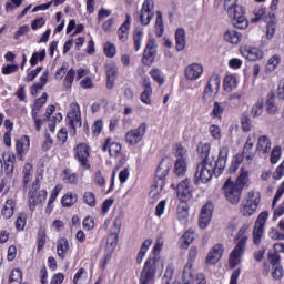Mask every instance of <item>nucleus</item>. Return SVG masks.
<instances>
[{
	"mask_svg": "<svg viewBox=\"0 0 284 284\" xmlns=\"http://www.w3.org/2000/svg\"><path fill=\"white\" fill-rule=\"evenodd\" d=\"M189 216H190V206L185 202H182L178 206V221H180L182 225H185L187 223Z\"/></svg>",
	"mask_w": 284,
	"mask_h": 284,
	"instance_id": "32",
	"label": "nucleus"
},
{
	"mask_svg": "<svg viewBox=\"0 0 284 284\" xmlns=\"http://www.w3.org/2000/svg\"><path fill=\"white\" fill-rule=\"evenodd\" d=\"M174 172L176 176H185V172H187V161L176 160Z\"/></svg>",
	"mask_w": 284,
	"mask_h": 284,
	"instance_id": "41",
	"label": "nucleus"
},
{
	"mask_svg": "<svg viewBox=\"0 0 284 284\" xmlns=\"http://www.w3.org/2000/svg\"><path fill=\"white\" fill-rule=\"evenodd\" d=\"M224 40L227 43H232V45H239L241 41H243V34L234 29L227 30L224 33Z\"/></svg>",
	"mask_w": 284,
	"mask_h": 284,
	"instance_id": "29",
	"label": "nucleus"
},
{
	"mask_svg": "<svg viewBox=\"0 0 284 284\" xmlns=\"http://www.w3.org/2000/svg\"><path fill=\"white\" fill-rule=\"evenodd\" d=\"M237 243L230 255V265L232 268L241 264V256L245 252V244L247 243V235H245V229H240L236 236Z\"/></svg>",
	"mask_w": 284,
	"mask_h": 284,
	"instance_id": "7",
	"label": "nucleus"
},
{
	"mask_svg": "<svg viewBox=\"0 0 284 284\" xmlns=\"http://www.w3.org/2000/svg\"><path fill=\"white\" fill-rule=\"evenodd\" d=\"M172 169V160L165 158L160 162L156 171L153 184L151 186L150 196L151 199H156L163 191V185H165V178L168 176L170 170Z\"/></svg>",
	"mask_w": 284,
	"mask_h": 284,
	"instance_id": "3",
	"label": "nucleus"
},
{
	"mask_svg": "<svg viewBox=\"0 0 284 284\" xmlns=\"http://www.w3.org/2000/svg\"><path fill=\"white\" fill-rule=\"evenodd\" d=\"M250 196H254L255 200L254 203L250 202V200L242 201L241 213L243 214V216H252V214H254L258 209V194Z\"/></svg>",
	"mask_w": 284,
	"mask_h": 284,
	"instance_id": "21",
	"label": "nucleus"
},
{
	"mask_svg": "<svg viewBox=\"0 0 284 284\" xmlns=\"http://www.w3.org/2000/svg\"><path fill=\"white\" fill-rule=\"evenodd\" d=\"M75 156L79 163L83 168H88V158L90 156V150L88 149L87 144H79L75 149Z\"/></svg>",
	"mask_w": 284,
	"mask_h": 284,
	"instance_id": "22",
	"label": "nucleus"
},
{
	"mask_svg": "<svg viewBox=\"0 0 284 284\" xmlns=\"http://www.w3.org/2000/svg\"><path fill=\"white\" fill-rule=\"evenodd\" d=\"M67 123L69 125L70 134L77 136V131L81 130L83 125V120H81V109H71L67 114Z\"/></svg>",
	"mask_w": 284,
	"mask_h": 284,
	"instance_id": "10",
	"label": "nucleus"
},
{
	"mask_svg": "<svg viewBox=\"0 0 284 284\" xmlns=\"http://www.w3.org/2000/svg\"><path fill=\"white\" fill-rule=\"evenodd\" d=\"M104 54L108 59H112L116 55V47L112 42L104 43Z\"/></svg>",
	"mask_w": 284,
	"mask_h": 284,
	"instance_id": "50",
	"label": "nucleus"
},
{
	"mask_svg": "<svg viewBox=\"0 0 284 284\" xmlns=\"http://www.w3.org/2000/svg\"><path fill=\"white\" fill-rule=\"evenodd\" d=\"M133 41H134V50L135 52H139V50H141V43L143 41V30L136 29L133 32Z\"/></svg>",
	"mask_w": 284,
	"mask_h": 284,
	"instance_id": "46",
	"label": "nucleus"
},
{
	"mask_svg": "<svg viewBox=\"0 0 284 284\" xmlns=\"http://www.w3.org/2000/svg\"><path fill=\"white\" fill-rule=\"evenodd\" d=\"M53 110L49 109L44 113L41 111L40 108H33L32 110V118L36 124L37 132L41 131V125H43V121H47V119H50V114H52Z\"/></svg>",
	"mask_w": 284,
	"mask_h": 284,
	"instance_id": "17",
	"label": "nucleus"
},
{
	"mask_svg": "<svg viewBox=\"0 0 284 284\" xmlns=\"http://www.w3.org/2000/svg\"><path fill=\"white\" fill-rule=\"evenodd\" d=\"M281 63V55L274 54L272 55L266 63V72H274L276 68H278V64Z\"/></svg>",
	"mask_w": 284,
	"mask_h": 284,
	"instance_id": "39",
	"label": "nucleus"
},
{
	"mask_svg": "<svg viewBox=\"0 0 284 284\" xmlns=\"http://www.w3.org/2000/svg\"><path fill=\"white\" fill-rule=\"evenodd\" d=\"M242 130L243 132H251L252 131V119H250V112H244L242 119Z\"/></svg>",
	"mask_w": 284,
	"mask_h": 284,
	"instance_id": "47",
	"label": "nucleus"
},
{
	"mask_svg": "<svg viewBox=\"0 0 284 284\" xmlns=\"http://www.w3.org/2000/svg\"><path fill=\"white\" fill-rule=\"evenodd\" d=\"M19 72V64H7L2 68V74H14Z\"/></svg>",
	"mask_w": 284,
	"mask_h": 284,
	"instance_id": "58",
	"label": "nucleus"
},
{
	"mask_svg": "<svg viewBox=\"0 0 284 284\" xmlns=\"http://www.w3.org/2000/svg\"><path fill=\"white\" fill-rule=\"evenodd\" d=\"M74 203H77V194L67 193L62 197V205L64 207H72V205H74Z\"/></svg>",
	"mask_w": 284,
	"mask_h": 284,
	"instance_id": "49",
	"label": "nucleus"
},
{
	"mask_svg": "<svg viewBox=\"0 0 284 284\" xmlns=\"http://www.w3.org/2000/svg\"><path fill=\"white\" fill-rule=\"evenodd\" d=\"M243 54L248 61H258V59H263V51L256 47H245Z\"/></svg>",
	"mask_w": 284,
	"mask_h": 284,
	"instance_id": "28",
	"label": "nucleus"
},
{
	"mask_svg": "<svg viewBox=\"0 0 284 284\" xmlns=\"http://www.w3.org/2000/svg\"><path fill=\"white\" fill-rule=\"evenodd\" d=\"M174 274V267L168 266L164 275H163V283L170 284V281H172V275ZM183 284H207V281L205 280V275L203 273H192V268H185L182 275ZM180 284V283H175Z\"/></svg>",
	"mask_w": 284,
	"mask_h": 284,
	"instance_id": "4",
	"label": "nucleus"
},
{
	"mask_svg": "<svg viewBox=\"0 0 284 284\" xmlns=\"http://www.w3.org/2000/svg\"><path fill=\"white\" fill-rule=\"evenodd\" d=\"M221 256H223V245L216 244L206 256V264L215 265V263H219V261H221Z\"/></svg>",
	"mask_w": 284,
	"mask_h": 284,
	"instance_id": "24",
	"label": "nucleus"
},
{
	"mask_svg": "<svg viewBox=\"0 0 284 284\" xmlns=\"http://www.w3.org/2000/svg\"><path fill=\"white\" fill-rule=\"evenodd\" d=\"M47 196H48V191L39 190V179H37L29 191L30 210L34 211V207H37V205H41V203L45 201Z\"/></svg>",
	"mask_w": 284,
	"mask_h": 284,
	"instance_id": "9",
	"label": "nucleus"
},
{
	"mask_svg": "<svg viewBox=\"0 0 284 284\" xmlns=\"http://www.w3.org/2000/svg\"><path fill=\"white\" fill-rule=\"evenodd\" d=\"M105 74H106V88L111 90L114 88V80L116 79V65L109 63L104 67Z\"/></svg>",
	"mask_w": 284,
	"mask_h": 284,
	"instance_id": "27",
	"label": "nucleus"
},
{
	"mask_svg": "<svg viewBox=\"0 0 284 284\" xmlns=\"http://www.w3.org/2000/svg\"><path fill=\"white\" fill-rule=\"evenodd\" d=\"M74 77H77V71H74V69L68 70V67H65V64H62L54 74V79H57V81L63 79L62 83L65 90L72 89V83H74Z\"/></svg>",
	"mask_w": 284,
	"mask_h": 284,
	"instance_id": "11",
	"label": "nucleus"
},
{
	"mask_svg": "<svg viewBox=\"0 0 284 284\" xmlns=\"http://www.w3.org/2000/svg\"><path fill=\"white\" fill-rule=\"evenodd\" d=\"M278 159H281V146H274L271 152V163H278Z\"/></svg>",
	"mask_w": 284,
	"mask_h": 284,
	"instance_id": "57",
	"label": "nucleus"
},
{
	"mask_svg": "<svg viewBox=\"0 0 284 284\" xmlns=\"http://www.w3.org/2000/svg\"><path fill=\"white\" fill-rule=\"evenodd\" d=\"M171 187L176 190V194L181 201H185V199H190L192 196V186H190L189 179L181 181L179 184H171Z\"/></svg>",
	"mask_w": 284,
	"mask_h": 284,
	"instance_id": "16",
	"label": "nucleus"
},
{
	"mask_svg": "<svg viewBox=\"0 0 284 284\" xmlns=\"http://www.w3.org/2000/svg\"><path fill=\"white\" fill-rule=\"evenodd\" d=\"M92 130H93V135L99 136L101 134V131L103 130V121L101 120L95 121L94 124L92 125Z\"/></svg>",
	"mask_w": 284,
	"mask_h": 284,
	"instance_id": "63",
	"label": "nucleus"
},
{
	"mask_svg": "<svg viewBox=\"0 0 284 284\" xmlns=\"http://www.w3.org/2000/svg\"><path fill=\"white\" fill-rule=\"evenodd\" d=\"M267 12V9L265 7H256L254 10H253V14L254 17L251 18V22L252 23H258V21H261V19H263L265 17Z\"/></svg>",
	"mask_w": 284,
	"mask_h": 284,
	"instance_id": "43",
	"label": "nucleus"
},
{
	"mask_svg": "<svg viewBox=\"0 0 284 284\" xmlns=\"http://www.w3.org/2000/svg\"><path fill=\"white\" fill-rule=\"evenodd\" d=\"M202 74H203V65L199 63L189 64L184 69L185 79H187L189 81H197V79H201Z\"/></svg>",
	"mask_w": 284,
	"mask_h": 284,
	"instance_id": "19",
	"label": "nucleus"
},
{
	"mask_svg": "<svg viewBox=\"0 0 284 284\" xmlns=\"http://www.w3.org/2000/svg\"><path fill=\"white\" fill-rule=\"evenodd\" d=\"M143 85L144 91L142 92L140 99L142 103H145V105H150V103H152V99L150 98L152 97V83H150V81L148 80H144Z\"/></svg>",
	"mask_w": 284,
	"mask_h": 284,
	"instance_id": "33",
	"label": "nucleus"
},
{
	"mask_svg": "<svg viewBox=\"0 0 284 284\" xmlns=\"http://www.w3.org/2000/svg\"><path fill=\"white\" fill-rule=\"evenodd\" d=\"M23 273L19 268H13L9 275V284H21Z\"/></svg>",
	"mask_w": 284,
	"mask_h": 284,
	"instance_id": "42",
	"label": "nucleus"
},
{
	"mask_svg": "<svg viewBox=\"0 0 284 284\" xmlns=\"http://www.w3.org/2000/svg\"><path fill=\"white\" fill-rule=\"evenodd\" d=\"M227 154H230V149L222 146L219 151L217 159L206 158L202 160L196 166L195 183H210L212 176H221L227 165Z\"/></svg>",
	"mask_w": 284,
	"mask_h": 284,
	"instance_id": "1",
	"label": "nucleus"
},
{
	"mask_svg": "<svg viewBox=\"0 0 284 284\" xmlns=\"http://www.w3.org/2000/svg\"><path fill=\"white\" fill-rule=\"evenodd\" d=\"M267 216H270L267 211L262 212L255 222L253 230V243L255 245H261V239H263V232L265 230V223H267Z\"/></svg>",
	"mask_w": 284,
	"mask_h": 284,
	"instance_id": "12",
	"label": "nucleus"
},
{
	"mask_svg": "<svg viewBox=\"0 0 284 284\" xmlns=\"http://www.w3.org/2000/svg\"><path fill=\"white\" fill-rule=\"evenodd\" d=\"M139 17L141 26H150V22L154 19V0H144Z\"/></svg>",
	"mask_w": 284,
	"mask_h": 284,
	"instance_id": "13",
	"label": "nucleus"
},
{
	"mask_svg": "<svg viewBox=\"0 0 284 284\" xmlns=\"http://www.w3.org/2000/svg\"><path fill=\"white\" fill-rule=\"evenodd\" d=\"M224 8L237 30H245L250 26V20L245 17V8L243 6L233 4L224 6Z\"/></svg>",
	"mask_w": 284,
	"mask_h": 284,
	"instance_id": "5",
	"label": "nucleus"
},
{
	"mask_svg": "<svg viewBox=\"0 0 284 284\" xmlns=\"http://www.w3.org/2000/svg\"><path fill=\"white\" fill-rule=\"evenodd\" d=\"M221 89V77L219 74H213L204 88V93L202 97V101L204 102V105H212L214 101V94L219 93V90Z\"/></svg>",
	"mask_w": 284,
	"mask_h": 284,
	"instance_id": "8",
	"label": "nucleus"
},
{
	"mask_svg": "<svg viewBox=\"0 0 284 284\" xmlns=\"http://www.w3.org/2000/svg\"><path fill=\"white\" fill-rule=\"evenodd\" d=\"M224 90L225 92H232V90H236L239 83L236 82V77L229 74L224 78Z\"/></svg>",
	"mask_w": 284,
	"mask_h": 284,
	"instance_id": "36",
	"label": "nucleus"
},
{
	"mask_svg": "<svg viewBox=\"0 0 284 284\" xmlns=\"http://www.w3.org/2000/svg\"><path fill=\"white\" fill-rule=\"evenodd\" d=\"M151 79L159 83V85H163L165 83V77L163 75V72L161 69L153 68L149 72Z\"/></svg>",
	"mask_w": 284,
	"mask_h": 284,
	"instance_id": "38",
	"label": "nucleus"
},
{
	"mask_svg": "<svg viewBox=\"0 0 284 284\" xmlns=\"http://www.w3.org/2000/svg\"><path fill=\"white\" fill-rule=\"evenodd\" d=\"M193 241H194V232L186 231L180 239V247H182L183 250H187V247L192 245Z\"/></svg>",
	"mask_w": 284,
	"mask_h": 284,
	"instance_id": "35",
	"label": "nucleus"
},
{
	"mask_svg": "<svg viewBox=\"0 0 284 284\" xmlns=\"http://www.w3.org/2000/svg\"><path fill=\"white\" fill-rule=\"evenodd\" d=\"M45 59V49L41 50L40 52H34L30 59V64L32 68L39 63V61H43Z\"/></svg>",
	"mask_w": 284,
	"mask_h": 284,
	"instance_id": "51",
	"label": "nucleus"
},
{
	"mask_svg": "<svg viewBox=\"0 0 284 284\" xmlns=\"http://www.w3.org/2000/svg\"><path fill=\"white\" fill-rule=\"evenodd\" d=\"M175 156L176 161H187V150H185L181 144H176Z\"/></svg>",
	"mask_w": 284,
	"mask_h": 284,
	"instance_id": "48",
	"label": "nucleus"
},
{
	"mask_svg": "<svg viewBox=\"0 0 284 284\" xmlns=\"http://www.w3.org/2000/svg\"><path fill=\"white\" fill-rule=\"evenodd\" d=\"M284 194V183H282L278 187H277V191L274 195V199H273V207H276V204L278 203V201L281 200V197L283 196Z\"/></svg>",
	"mask_w": 284,
	"mask_h": 284,
	"instance_id": "59",
	"label": "nucleus"
},
{
	"mask_svg": "<svg viewBox=\"0 0 284 284\" xmlns=\"http://www.w3.org/2000/svg\"><path fill=\"white\" fill-rule=\"evenodd\" d=\"M210 143L200 142L197 144V153L201 154L203 161H205V159H215L214 156H210Z\"/></svg>",
	"mask_w": 284,
	"mask_h": 284,
	"instance_id": "40",
	"label": "nucleus"
},
{
	"mask_svg": "<svg viewBox=\"0 0 284 284\" xmlns=\"http://www.w3.org/2000/svg\"><path fill=\"white\" fill-rule=\"evenodd\" d=\"M254 143H256V134L248 135L243 149V156L247 161H252L256 156V152H258V150L254 149Z\"/></svg>",
	"mask_w": 284,
	"mask_h": 284,
	"instance_id": "20",
	"label": "nucleus"
},
{
	"mask_svg": "<svg viewBox=\"0 0 284 284\" xmlns=\"http://www.w3.org/2000/svg\"><path fill=\"white\" fill-rule=\"evenodd\" d=\"M109 154L110 156H119V154H121V144L112 142L109 145Z\"/></svg>",
	"mask_w": 284,
	"mask_h": 284,
	"instance_id": "54",
	"label": "nucleus"
},
{
	"mask_svg": "<svg viewBox=\"0 0 284 284\" xmlns=\"http://www.w3.org/2000/svg\"><path fill=\"white\" fill-rule=\"evenodd\" d=\"M45 23V18L41 17L31 22V30H39L40 28H43Z\"/></svg>",
	"mask_w": 284,
	"mask_h": 284,
	"instance_id": "60",
	"label": "nucleus"
},
{
	"mask_svg": "<svg viewBox=\"0 0 284 284\" xmlns=\"http://www.w3.org/2000/svg\"><path fill=\"white\" fill-rule=\"evenodd\" d=\"M83 199L84 203H87V205H90V207H94V205H97V197H94V193L85 192Z\"/></svg>",
	"mask_w": 284,
	"mask_h": 284,
	"instance_id": "53",
	"label": "nucleus"
},
{
	"mask_svg": "<svg viewBox=\"0 0 284 284\" xmlns=\"http://www.w3.org/2000/svg\"><path fill=\"white\" fill-rule=\"evenodd\" d=\"M131 19L132 17L130 13H125V21L118 29V37L123 43H125V41H128V37H130Z\"/></svg>",
	"mask_w": 284,
	"mask_h": 284,
	"instance_id": "23",
	"label": "nucleus"
},
{
	"mask_svg": "<svg viewBox=\"0 0 284 284\" xmlns=\"http://www.w3.org/2000/svg\"><path fill=\"white\" fill-rule=\"evenodd\" d=\"M28 32H30V27L24 24L16 31L14 39H21V37H23V34H28Z\"/></svg>",
	"mask_w": 284,
	"mask_h": 284,
	"instance_id": "61",
	"label": "nucleus"
},
{
	"mask_svg": "<svg viewBox=\"0 0 284 284\" xmlns=\"http://www.w3.org/2000/svg\"><path fill=\"white\" fill-rule=\"evenodd\" d=\"M116 245H119V235L111 233L110 236L106 239L103 267H105V265L108 264V261L112 258V254H114V250H116Z\"/></svg>",
	"mask_w": 284,
	"mask_h": 284,
	"instance_id": "18",
	"label": "nucleus"
},
{
	"mask_svg": "<svg viewBox=\"0 0 284 284\" xmlns=\"http://www.w3.org/2000/svg\"><path fill=\"white\" fill-rule=\"evenodd\" d=\"M214 213V204L212 202H207L201 210V215L199 219V225L202 230H205L207 225H210V221H212V214Z\"/></svg>",
	"mask_w": 284,
	"mask_h": 284,
	"instance_id": "15",
	"label": "nucleus"
},
{
	"mask_svg": "<svg viewBox=\"0 0 284 284\" xmlns=\"http://www.w3.org/2000/svg\"><path fill=\"white\" fill-rule=\"evenodd\" d=\"M257 152H262L264 156L270 154L272 152V141H270V138L266 135H262L257 140V145H256Z\"/></svg>",
	"mask_w": 284,
	"mask_h": 284,
	"instance_id": "25",
	"label": "nucleus"
},
{
	"mask_svg": "<svg viewBox=\"0 0 284 284\" xmlns=\"http://www.w3.org/2000/svg\"><path fill=\"white\" fill-rule=\"evenodd\" d=\"M70 252V242H68V239L61 237L57 242V253L59 258L61 261H65V256Z\"/></svg>",
	"mask_w": 284,
	"mask_h": 284,
	"instance_id": "26",
	"label": "nucleus"
},
{
	"mask_svg": "<svg viewBox=\"0 0 284 284\" xmlns=\"http://www.w3.org/2000/svg\"><path fill=\"white\" fill-rule=\"evenodd\" d=\"M210 134L215 140L221 139V128H219V125L212 124L210 126Z\"/></svg>",
	"mask_w": 284,
	"mask_h": 284,
	"instance_id": "62",
	"label": "nucleus"
},
{
	"mask_svg": "<svg viewBox=\"0 0 284 284\" xmlns=\"http://www.w3.org/2000/svg\"><path fill=\"white\" fill-rule=\"evenodd\" d=\"M155 14V34L156 37L161 38L163 37V32L165 30V27L163 26V13L161 11H156Z\"/></svg>",
	"mask_w": 284,
	"mask_h": 284,
	"instance_id": "37",
	"label": "nucleus"
},
{
	"mask_svg": "<svg viewBox=\"0 0 284 284\" xmlns=\"http://www.w3.org/2000/svg\"><path fill=\"white\" fill-rule=\"evenodd\" d=\"M4 159V173L7 174L8 179H12L14 174V161L17 158L12 154L3 155Z\"/></svg>",
	"mask_w": 284,
	"mask_h": 284,
	"instance_id": "30",
	"label": "nucleus"
},
{
	"mask_svg": "<svg viewBox=\"0 0 284 284\" xmlns=\"http://www.w3.org/2000/svg\"><path fill=\"white\" fill-rule=\"evenodd\" d=\"M159 267H163V262H161L160 257L149 258L140 274V284H154V276Z\"/></svg>",
	"mask_w": 284,
	"mask_h": 284,
	"instance_id": "6",
	"label": "nucleus"
},
{
	"mask_svg": "<svg viewBox=\"0 0 284 284\" xmlns=\"http://www.w3.org/2000/svg\"><path fill=\"white\" fill-rule=\"evenodd\" d=\"M16 150L19 156H23L30 150V136L24 135L16 143Z\"/></svg>",
	"mask_w": 284,
	"mask_h": 284,
	"instance_id": "31",
	"label": "nucleus"
},
{
	"mask_svg": "<svg viewBox=\"0 0 284 284\" xmlns=\"http://www.w3.org/2000/svg\"><path fill=\"white\" fill-rule=\"evenodd\" d=\"M145 132H148V124L141 123L138 129L131 130L125 134L126 143H129V145H136V143L143 140Z\"/></svg>",
	"mask_w": 284,
	"mask_h": 284,
	"instance_id": "14",
	"label": "nucleus"
},
{
	"mask_svg": "<svg viewBox=\"0 0 284 284\" xmlns=\"http://www.w3.org/2000/svg\"><path fill=\"white\" fill-rule=\"evenodd\" d=\"M268 261L273 267H280L281 255L278 253H268Z\"/></svg>",
	"mask_w": 284,
	"mask_h": 284,
	"instance_id": "56",
	"label": "nucleus"
},
{
	"mask_svg": "<svg viewBox=\"0 0 284 284\" xmlns=\"http://www.w3.org/2000/svg\"><path fill=\"white\" fill-rule=\"evenodd\" d=\"M63 181L64 183H71L72 185H77V183H79V175L67 169L63 171Z\"/></svg>",
	"mask_w": 284,
	"mask_h": 284,
	"instance_id": "45",
	"label": "nucleus"
},
{
	"mask_svg": "<svg viewBox=\"0 0 284 284\" xmlns=\"http://www.w3.org/2000/svg\"><path fill=\"white\" fill-rule=\"evenodd\" d=\"M23 174H24L23 183L28 185L30 183V179L32 178V164L30 163L24 164Z\"/></svg>",
	"mask_w": 284,
	"mask_h": 284,
	"instance_id": "52",
	"label": "nucleus"
},
{
	"mask_svg": "<svg viewBox=\"0 0 284 284\" xmlns=\"http://www.w3.org/2000/svg\"><path fill=\"white\" fill-rule=\"evenodd\" d=\"M250 183V174L247 171H244L243 168L241 169V173L237 176L235 183L232 181V178H227L222 186V192L232 205H237L241 202V194L245 185Z\"/></svg>",
	"mask_w": 284,
	"mask_h": 284,
	"instance_id": "2",
	"label": "nucleus"
},
{
	"mask_svg": "<svg viewBox=\"0 0 284 284\" xmlns=\"http://www.w3.org/2000/svg\"><path fill=\"white\" fill-rule=\"evenodd\" d=\"M277 99L284 101V79L278 82L277 85Z\"/></svg>",
	"mask_w": 284,
	"mask_h": 284,
	"instance_id": "64",
	"label": "nucleus"
},
{
	"mask_svg": "<svg viewBox=\"0 0 284 284\" xmlns=\"http://www.w3.org/2000/svg\"><path fill=\"white\" fill-rule=\"evenodd\" d=\"M175 48L178 52H181V50H185V30L178 29L175 32Z\"/></svg>",
	"mask_w": 284,
	"mask_h": 284,
	"instance_id": "34",
	"label": "nucleus"
},
{
	"mask_svg": "<svg viewBox=\"0 0 284 284\" xmlns=\"http://www.w3.org/2000/svg\"><path fill=\"white\" fill-rule=\"evenodd\" d=\"M265 105L266 108H274L276 105V94L273 91L267 93Z\"/></svg>",
	"mask_w": 284,
	"mask_h": 284,
	"instance_id": "55",
	"label": "nucleus"
},
{
	"mask_svg": "<svg viewBox=\"0 0 284 284\" xmlns=\"http://www.w3.org/2000/svg\"><path fill=\"white\" fill-rule=\"evenodd\" d=\"M154 59H156V51H150L148 49H144L142 57L143 65H152V63H154Z\"/></svg>",
	"mask_w": 284,
	"mask_h": 284,
	"instance_id": "44",
	"label": "nucleus"
}]
</instances>
